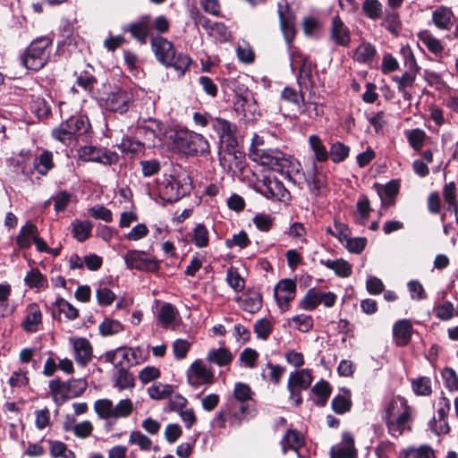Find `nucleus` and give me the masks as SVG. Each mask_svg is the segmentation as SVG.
<instances>
[{"instance_id":"obj_1","label":"nucleus","mask_w":458,"mask_h":458,"mask_svg":"<svg viewBox=\"0 0 458 458\" xmlns=\"http://www.w3.org/2000/svg\"><path fill=\"white\" fill-rule=\"evenodd\" d=\"M249 157L271 170L281 174L285 179L295 182L296 176L300 174L301 163L290 155L278 149L260 148L252 144L249 150Z\"/></svg>"},{"instance_id":"obj_2","label":"nucleus","mask_w":458,"mask_h":458,"mask_svg":"<svg viewBox=\"0 0 458 458\" xmlns=\"http://www.w3.org/2000/svg\"><path fill=\"white\" fill-rule=\"evenodd\" d=\"M176 147L186 155L209 154L210 147L208 140L200 133L189 130H180L174 138Z\"/></svg>"},{"instance_id":"obj_3","label":"nucleus","mask_w":458,"mask_h":458,"mask_svg":"<svg viewBox=\"0 0 458 458\" xmlns=\"http://www.w3.org/2000/svg\"><path fill=\"white\" fill-rule=\"evenodd\" d=\"M157 191L160 199L165 202H175L186 194V189L173 175H165L158 181Z\"/></svg>"},{"instance_id":"obj_4","label":"nucleus","mask_w":458,"mask_h":458,"mask_svg":"<svg viewBox=\"0 0 458 458\" xmlns=\"http://www.w3.org/2000/svg\"><path fill=\"white\" fill-rule=\"evenodd\" d=\"M255 189L268 199L286 201L290 199V192L276 178L265 177L256 184Z\"/></svg>"},{"instance_id":"obj_5","label":"nucleus","mask_w":458,"mask_h":458,"mask_svg":"<svg viewBox=\"0 0 458 458\" xmlns=\"http://www.w3.org/2000/svg\"><path fill=\"white\" fill-rule=\"evenodd\" d=\"M132 102V94L122 89H114L110 91L104 99V107L106 110L124 114L126 113Z\"/></svg>"},{"instance_id":"obj_6","label":"nucleus","mask_w":458,"mask_h":458,"mask_svg":"<svg viewBox=\"0 0 458 458\" xmlns=\"http://www.w3.org/2000/svg\"><path fill=\"white\" fill-rule=\"evenodd\" d=\"M214 378L215 375L212 369L208 367L201 360H196L187 370L188 382L193 387L211 385Z\"/></svg>"},{"instance_id":"obj_7","label":"nucleus","mask_w":458,"mask_h":458,"mask_svg":"<svg viewBox=\"0 0 458 458\" xmlns=\"http://www.w3.org/2000/svg\"><path fill=\"white\" fill-rule=\"evenodd\" d=\"M123 259L128 269L155 271L158 267L156 260L142 250H130L123 255Z\"/></svg>"},{"instance_id":"obj_8","label":"nucleus","mask_w":458,"mask_h":458,"mask_svg":"<svg viewBox=\"0 0 458 458\" xmlns=\"http://www.w3.org/2000/svg\"><path fill=\"white\" fill-rule=\"evenodd\" d=\"M79 157L87 162H97L103 165H113L118 161V155L106 148L85 146L80 148Z\"/></svg>"},{"instance_id":"obj_9","label":"nucleus","mask_w":458,"mask_h":458,"mask_svg":"<svg viewBox=\"0 0 458 458\" xmlns=\"http://www.w3.org/2000/svg\"><path fill=\"white\" fill-rule=\"evenodd\" d=\"M277 8L281 31L288 47H291V43L296 35L295 17L290 11L286 0L280 1L277 4Z\"/></svg>"},{"instance_id":"obj_10","label":"nucleus","mask_w":458,"mask_h":458,"mask_svg":"<svg viewBox=\"0 0 458 458\" xmlns=\"http://www.w3.org/2000/svg\"><path fill=\"white\" fill-rule=\"evenodd\" d=\"M387 427L388 433L393 437H399L405 432L411 431L413 421V410L383 420Z\"/></svg>"},{"instance_id":"obj_11","label":"nucleus","mask_w":458,"mask_h":458,"mask_svg":"<svg viewBox=\"0 0 458 458\" xmlns=\"http://www.w3.org/2000/svg\"><path fill=\"white\" fill-rule=\"evenodd\" d=\"M212 128L217 133L220 141L225 143L228 149L234 148L237 144L235 124L225 119L216 117L212 120Z\"/></svg>"},{"instance_id":"obj_12","label":"nucleus","mask_w":458,"mask_h":458,"mask_svg":"<svg viewBox=\"0 0 458 458\" xmlns=\"http://www.w3.org/2000/svg\"><path fill=\"white\" fill-rule=\"evenodd\" d=\"M70 343L73 348L76 362L81 366H86L92 359V346L89 341L84 337L71 338Z\"/></svg>"},{"instance_id":"obj_13","label":"nucleus","mask_w":458,"mask_h":458,"mask_svg":"<svg viewBox=\"0 0 458 458\" xmlns=\"http://www.w3.org/2000/svg\"><path fill=\"white\" fill-rule=\"evenodd\" d=\"M42 323V312L37 303H30L26 307L25 316L21 322V327L27 333H36Z\"/></svg>"},{"instance_id":"obj_14","label":"nucleus","mask_w":458,"mask_h":458,"mask_svg":"<svg viewBox=\"0 0 458 458\" xmlns=\"http://www.w3.org/2000/svg\"><path fill=\"white\" fill-rule=\"evenodd\" d=\"M226 409L232 424L240 425L249 415H252L254 409L250 403L229 400L226 403Z\"/></svg>"},{"instance_id":"obj_15","label":"nucleus","mask_w":458,"mask_h":458,"mask_svg":"<svg viewBox=\"0 0 458 458\" xmlns=\"http://www.w3.org/2000/svg\"><path fill=\"white\" fill-rule=\"evenodd\" d=\"M106 359L116 368H124V366L133 364L136 355L131 348L119 347L114 351L107 352L106 353Z\"/></svg>"},{"instance_id":"obj_16","label":"nucleus","mask_w":458,"mask_h":458,"mask_svg":"<svg viewBox=\"0 0 458 458\" xmlns=\"http://www.w3.org/2000/svg\"><path fill=\"white\" fill-rule=\"evenodd\" d=\"M331 458H355L357 451L354 447V439L351 433L343 434L342 442L331 449Z\"/></svg>"},{"instance_id":"obj_17","label":"nucleus","mask_w":458,"mask_h":458,"mask_svg":"<svg viewBox=\"0 0 458 458\" xmlns=\"http://www.w3.org/2000/svg\"><path fill=\"white\" fill-rule=\"evenodd\" d=\"M152 30V22L149 15H143L138 21L128 26V30L132 38L145 44Z\"/></svg>"},{"instance_id":"obj_18","label":"nucleus","mask_w":458,"mask_h":458,"mask_svg":"<svg viewBox=\"0 0 458 458\" xmlns=\"http://www.w3.org/2000/svg\"><path fill=\"white\" fill-rule=\"evenodd\" d=\"M296 284L291 279L281 280L275 288V298L279 306L287 305L295 297Z\"/></svg>"},{"instance_id":"obj_19","label":"nucleus","mask_w":458,"mask_h":458,"mask_svg":"<svg viewBox=\"0 0 458 458\" xmlns=\"http://www.w3.org/2000/svg\"><path fill=\"white\" fill-rule=\"evenodd\" d=\"M412 410L413 409L408 404L405 398L400 395L394 396L386 403L381 413V418L383 420Z\"/></svg>"},{"instance_id":"obj_20","label":"nucleus","mask_w":458,"mask_h":458,"mask_svg":"<svg viewBox=\"0 0 458 458\" xmlns=\"http://www.w3.org/2000/svg\"><path fill=\"white\" fill-rule=\"evenodd\" d=\"M52 51V40L47 37L34 39L26 49L25 57H49Z\"/></svg>"},{"instance_id":"obj_21","label":"nucleus","mask_w":458,"mask_h":458,"mask_svg":"<svg viewBox=\"0 0 458 458\" xmlns=\"http://www.w3.org/2000/svg\"><path fill=\"white\" fill-rule=\"evenodd\" d=\"M432 21L439 30H450L454 21V14L450 7L440 5L432 13Z\"/></svg>"},{"instance_id":"obj_22","label":"nucleus","mask_w":458,"mask_h":458,"mask_svg":"<svg viewBox=\"0 0 458 458\" xmlns=\"http://www.w3.org/2000/svg\"><path fill=\"white\" fill-rule=\"evenodd\" d=\"M235 106L236 110L241 111L247 120H254L259 115L257 102L250 94L238 97Z\"/></svg>"},{"instance_id":"obj_23","label":"nucleus","mask_w":458,"mask_h":458,"mask_svg":"<svg viewBox=\"0 0 458 458\" xmlns=\"http://www.w3.org/2000/svg\"><path fill=\"white\" fill-rule=\"evenodd\" d=\"M330 34L332 40L337 45L346 46L350 41L349 29L339 16H335L332 19Z\"/></svg>"},{"instance_id":"obj_24","label":"nucleus","mask_w":458,"mask_h":458,"mask_svg":"<svg viewBox=\"0 0 458 458\" xmlns=\"http://www.w3.org/2000/svg\"><path fill=\"white\" fill-rule=\"evenodd\" d=\"M412 334V325L408 319H401L394 323L393 335L396 344L404 346L408 344Z\"/></svg>"},{"instance_id":"obj_25","label":"nucleus","mask_w":458,"mask_h":458,"mask_svg":"<svg viewBox=\"0 0 458 458\" xmlns=\"http://www.w3.org/2000/svg\"><path fill=\"white\" fill-rule=\"evenodd\" d=\"M151 48L156 57H175L173 43L161 36L152 38Z\"/></svg>"},{"instance_id":"obj_26","label":"nucleus","mask_w":458,"mask_h":458,"mask_svg":"<svg viewBox=\"0 0 458 458\" xmlns=\"http://www.w3.org/2000/svg\"><path fill=\"white\" fill-rule=\"evenodd\" d=\"M69 123V130L71 131L72 138L76 143L77 138L85 135L90 129L89 119L82 115L71 116L66 119Z\"/></svg>"},{"instance_id":"obj_27","label":"nucleus","mask_w":458,"mask_h":458,"mask_svg":"<svg viewBox=\"0 0 458 458\" xmlns=\"http://www.w3.org/2000/svg\"><path fill=\"white\" fill-rule=\"evenodd\" d=\"M303 436L295 429H288L281 442L284 454H286L289 448L294 450L299 457H301L299 453V449L303 445Z\"/></svg>"},{"instance_id":"obj_28","label":"nucleus","mask_w":458,"mask_h":458,"mask_svg":"<svg viewBox=\"0 0 458 458\" xmlns=\"http://www.w3.org/2000/svg\"><path fill=\"white\" fill-rule=\"evenodd\" d=\"M233 355L230 350L225 347L210 349L207 353V360L209 363L219 367L229 365L233 360Z\"/></svg>"},{"instance_id":"obj_29","label":"nucleus","mask_w":458,"mask_h":458,"mask_svg":"<svg viewBox=\"0 0 458 458\" xmlns=\"http://www.w3.org/2000/svg\"><path fill=\"white\" fill-rule=\"evenodd\" d=\"M315 68L316 64L313 63L312 59H301L298 77V82L301 88L308 89L312 87V77Z\"/></svg>"},{"instance_id":"obj_30","label":"nucleus","mask_w":458,"mask_h":458,"mask_svg":"<svg viewBox=\"0 0 458 458\" xmlns=\"http://www.w3.org/2000/svg\"><path fill=\"white\" fill-rule=\"evenodd\" d=\"M312 383V376L307 369L297 370L291 373L288 379L287 388L308 389Z\"/></svg>"},{"instance_id":"obj_31","label":"nucleus","mask_w":458,"mask_h":458,"mask_svg":"<svg viewBox=\"0 0 458 458\" xmlns=\"http://www.w3.org/2000/svg\"><path fill=\"white\" fill-rule=\"evenodd\" d=\"M238 301L241 308L250 313H256L262 306L261 295L257 292L248 293Z\"/></svg>"},{"instance_id":"obj_32","label":"nucleus","mask_w":458,"mask_h":458,"mask_svg":"<svg viewBox=\"0 0 458 458\" xmlns=\"http://www.w3.org/2000/svg\"><path fill=\"white\" fill-rule=\"evenodd\" d=\"M190 238L196 247L206 248L209 244V231L204 224L199 223L190 233Z\"/></svg>"},{"instance_id":"obj_33","label":"nucleus","mask_w":458,"mask_h":458,"mask_svg":"<svg viewBox=\"0 0 458 458\" xmlns=\"http://www.w3.org/2000/svg\"><path fill=\"white\" fill-rule=\"evenodd\" d=\"M331 405L334 411L337 414H344L349 411L352 407L351 391L344 388L343 394L334 397Z\"/></svg>"},{"instance_id":"obj_34","label":"nucleus","mask_w":458,"mask_h":458,"mask_svg":"<svg viewBox=\"0 0 458 458\" xmlns=\"http://www.w3.org/2000/svg\"><path fill=\"white\" fill-rule=\"evenodd\" d=\"M38 235V228L32 224H26L21 227L19 235L17 236V244L23 249L29 248L31 245L32 241Z\"/></svg>"},{"instance_id":"obj_35","label":"nucleus","mask_w":458,"mask_h":458,"mask_svg":"<svg viewBox=\"0 0 458 458\" xmlns=\"http://www.w3.org/2000/svg\"><path fill=\"white\" fill-rule=\"evenodd\" d=\"M320 263L326 267L334 270L335 273L341 277H346L352 274L351 265L343 259H338L335 260L321 259Z\"/></svg>"},{"instance_id":"obj_36","label":"nucleus","mask_w":458,"mask_h":458,"mask_svg":"<svg viewBox=\"0 0 458 458\" xmlns=\"http://www.w3.org/2000/svg\"><path fill=\"white\" fill-rule=\"evenodd\" d=\"M49 453L53 458H75L74 453L68 449L66 444L59 440L48 439Z\"/></svg>"},{"instance_id":"obj_37","label":"nucleus","mask_w":458,"mask_h":458,"mask_svg":"<svg viewBox=\"0 0 458 458\" xmlns=\"http://www.w3.org/2000/svg\"><path fill=\"white\" fill-rule=\"evenodd\" d=\"M54 306L55 308L54 313L57 311L60 315L64 314V318L68 320H74L79 317V310L63 298H58L55 301ZM53 316L55 318V314Z\"/></svg>"},{"instance_id":"obj_38","label":"nucleus","mask_w":458,"mask_h":458,"mask_svg":"<svg viewBox=\"0 0 458 458\" xmlns=\"http://www.w3.org/2000/svg\"><path fill=\"white\" fill-rule=\"evenodd\" d=\"M35 169L41 175H46L54 167L53 153L49 150H44L35 159Z\"/></svg>"},{"instance_id":"obj_39","label":"nucleus","mask_w":458,"mask_h":458,"mask_svg":"<svg viewBox=\"0 0 458 458\" xmlns=\"http://www.w3.org/2000/svg\"><path fill=\"white\" fill-rule=\"evenodd\" d=\"M309 145L315 155L316 161L325 162L328 159L329 154L318 135L313 134L309 137Z\"/></svg>"},{"instance_id":"obj_40","label":"nucleus","mask_w":458,"mask_h":458,"mask_svg":"<svg viewBox=\"0 0 458 458\" xmlns=\"http://www.w3.org/2000/svg\"><path fill=\"white\" fill-rule=\"evenodd\" d=\"M202 22V26L204 28L209 29L211 35L215 36L216 38L222 41H226L230 37V32L228 31L226 26L222 22H211L210 21L201 18L199 20Z\"/></svg>"},{"instance_id":"obj_41","label":"nucleus","mask_w":458,"mask_h":458,"mask_svg":"<svg viewBox=\"0 0 458 458\" xmlns=\"http://www.w3.org/2000/svg\"><path fill=\"white\" fill-rule=\"evenodd\" d=\"M30 288L44 289L47 287V279L38 268H31L24 278Z\"/></svg>"},{"instance_id":"obj_42","label":"nucleus","mask_w":458,"mask_h":458,"mask_svg":"<svg viewBox=\"0 0 458 458\" xmlns=\"http://www.w3.org/2000/svg\"><path fill=\"white\" fill-rule=\"evenodd\" d=\"M162 65L173 71L175 75L181 77L190 65L191 59H158Z\"/></svg>"},{"instance_id":"obj_43","label":"nucleus","mask_w":458,"mask_h":458,"mask_svg":"<svg viewBox=\"0 0 458 458\" xmlns=\"http://www.w3.org/2000/svg\"><path fill=\"white\" fill-rule=\"evenodd\" d=\"M50 393L53 396L54 401L57 404L63 403L67 400L65 391L67 389V384L61 379H54L49 382Z\"/></svg>"},{"instance_id":"obj_44","label":"nucleus","mask_w":458,"mask_h":458,"mask_svg":"<svg viewBox=\"0 0 458 458\" xmlns=\"http://www.w3.org/2000/svg\"><path fill=\"white\" fill-rule=\"evenodd\" d=\"M73 237L79 242L87 240L92 230V224L89 221L75 220L72 224Z\"/></svg>"},{"instance_id":"obj_45","label":"nucleus","mask_w":458,"mask_h":458,"mask_svg":"<svg viewBox=\"0 0 458 458\" xmlns=\"http://www.w3.org/2000/svg\"><path fill=\"white\" fill-rule=\"evenodd\" d=\"M321 291L310 289L301 301V307L306 310H313L321 303Z\"/></svg>"},{"instance_id":"obj_46","label":"nucleus","mask_w":458,"mask_h":458,"mask_svg":"<svg viewBox=\"0 0 458 458\" xmlns=\"http://www.w3.org/2000/svg\"><path fill=\"white\" fill-rule=\"evenodd\" d=\"M114 386L119 391L132 388L134 386V378L124 368L118 369L114 375Z\"/></svg>"},{"instance_id":"obj_47","label":"nucleus","mask_w":458,"mask_h":458,"mask_svg":"<svg viewBox=\"0 0 458 458\" xmlns=\"http://www.w3.org/2000/svg\"><path fill=\"white\" fill-rule=\"evenodd\" d=\"M176 315V309L170 303H165L159 310L157 319L163 327H167L175 320Z\"/></svg>"},{"instance_id":"obj_48","label":"nucleus","mask_w":458,"mask_h":458,"mask_svg":"<svg viewBox=\"0 0 458 458\" xmlns=\"http://www.w3.org/2000/svg\"><path fill=\"white\" fill-rule=\"evenodd\" d=\"M12 293L11 285L0 284V315L4 317L13 313V309L9 305V297Z\"/></svg>"},{"instance_id":"obj_49","label":"nucleus","mask_w":458,"mask_h":458,"mask_svg":"<svg viewBox=\"0 0 458 458\" xmlns=\"http://www.w3.org/2000/svg\"><path fill=\"white\" fill-rule=\"evenodd\" d=\"M129 443L139 446V448L144 452L150 451L153 447L151 439L139 430L131 432Z\"/></svg>"},{"instance_id":"obj_50","label":"nucleus","mask_w":458,"mask_h":458,"mask_svg":"<svg viewBox=\"0 0 458 458\" xmlns=\"http://www.w3.org/2000/svg\"><path fill=\"white\" fill-rule=\"evenodd\" d=\"M68 128L69 123H67L65 120L59 125L58 128H55L52 131V136L54 139L66 146H72L75 143L72 138L71 131Z\"/></svg>"},{"instance_id":"obj_51","label":"nucleus","mask_w":458,"mask_h":458,"mask_svg":"<svg viewBox=\"0 0 458 458\" xmlns=\"http://www.w3.org/2000/svg\"><path fill=\"white\" fill-rule=\"evenodd\" d=\"M306 181L312 194L318 195L322 188L325 187L324 177L318 173L315 165L312 169V173L306 177Z\"/></svg>"},{"instance_id":"obj_52","label":"nucleus","mask_w":458,"mask_h":458,"mask_svg":"<svg viewBox=\"0 0 458 458\" xmlns=\"http://www.w3.org/2000/svg\"><path fill=\"white\" fill-rule=\"evenodd\" d=\"M288 326L294 327L301 332H309L313 327V318L310 315L300 314L288 321Z\"/></svg>"},{"instance_id":"obj_53","label":"nucleus","mask_w":458,"mask_h":458,"mask_svg":"<svg viewBox=\"0 0 458 458\" xmlns=\"http://www.w3.org/2000/svg\"><path fill=\"white\" fill-rule=\"evenodd\" d=\"M114 404L109 399L98 400L94 404V409L101 419H114Z\"/></svg>"},{"instance_id":"obj_54","label":"nucleus","mask_w":458,"mask_h":458,"mask_svg":"<svg viewBox=\"0 0 458 458\" xmlns=\"http://www.w3.org/2000/svg\"><path fill=\"white\" fill-rule=\"evenodd\" d=\"M350 148L342 142H335L330 147L328 153L334 163L343 162L349 156Z\"/></svg>"},{"instance_id":"obj_55","label":"nucleus","mask_w":458,"mask_h":458,"mask_svg":"<svg viewBox=\"0 0 458 458\" xmlns=\"http://www.w3.org/2000/svg\"><path fill=\"white\" fill-rule=\"evenodd\" d=\"M119 148L122 152L126 154H137L143 150L144 145L138 140H134L131 137H124L119 144Z\"/></svg>"},{"instance_id":"obj_56","label":"nucleus","mask_w":458,"mask_h":458,"mask_svg":"<svg viewBox=\"0 0 458 458\" xmlns=\"http://www.w3.org/2000/svg\"><path fill=\"white\" fill-rule=\"evenodd\" d=\"M226 281L228 284L235 291L241 292L244 289L245 282L236 268L230 267L226 272Z\"/></svg>"},{"instance_id":"obj_57","label":"nucleus","mask_w":458,"mask_h":458,"mask_svg":"<svg viewBox=\"0 0 458 458\" xmlns=\"http://www.w3.org/2000/svg\"><path fill=\"white\" fill-rule=\"evenodd\" d=\"M252 392L250 387L245 383H236L233 389V397L231 400L243 403H250Z\"/></svg>"},{"instance_id":"obj_58","label":"nucleus","mask_w":458,"mask_h":458,"mask_svg":"<svg viewBox=\"0 0 458 458\" xmlns=\"http://www.w3.org/2000/svg\"><path fill=\"white\" fill-rule=\"evenodd\" d=\"M284 372V369L282 366L274 365L271 362H268L263 369L262 377L264 378H269L277 385L279 384Z\"/></svg>"},{"instance_id":"obj_59","label":"nucleus","mask_w":458,"mask_h":458,"mask_svg":"<svg viewBox=\"0 0 458 458\" xmlns=\"http://www.w3.org/2000/svg\"><path fill=\"white\" fill-rule=\"evenodd\" d=\"M362 10L372 20L378 19L382 15V4L377 0H365Z\"/></svg>"},{"instance_id":"obj_60","label":"nucleus","mask_w":458,"mask_h":458,"mask_svg":"<svg viewBox=\"0 0 458 458\" xmlns=\"http://www.w3.org/2000/svg\"><path fill=\"white\" fill-rule=\"evenodd\" d=\"M96 297L100 306H109L114 302L115 294L106 285L101 284L96 291Z\"/></svg>"},{"instance_id":"obj_61","label":"nucleus","mask_w":458,"mask_h":458,"mask_svg":"<svg viewBox=\"0 0 458 458\" xmlns=\"http://www.w3.org/2000/svg\"><path fill=\"white\" fill-rule=\"evenodd\" d=\"M312 393L321 398V400L317 401L316 403L318 405L323 406L326 404L328 396L330 395L331 388H330L329 384L327 381L322 380V381L317 383L312 387Z\"/></svg>"},{"instance_id":"obj_62","label":"nucleus","mask_w":458,"mask_h":458,"mask_svg":"<svg viewBox=\"0 0 458 458\" xmlns=\"http://www.w3.org/2000/svg\"><path fill=\"white\" fill-rule=\"evenodd\" d=\"M412 389L418 395H429L431 394V380L422 377L412 381Z\"/></svg>"},{"instance_id":"obj_63","label":"nucleus","mask_w":458,"mask_h":458,"mask_svg":"<svg viewBox=\"0 0 458 458\" xmlns=\"http://www.w3.org/2000/svg\"><path fill=\"white\" fill-rule=\"evenodd\" d=\"M31 110L38 118H46L51 113V108L47 102L42 98L33 99L31 103Z\"/></svg>"},{"instance_id":"obj_64","label":"nucleus","mask_w":458,"mask_h":458,"mask_svg":"<svg viewBox=\"0 0 458 458\" xmlns=\"http://www.w3.org/2000/svg\"><path fill=\"white\" fill-rule=\"evenodd\" d=\"M123 329V325L118 320L105 319L99 325V331L103 335H112L121 332Z\"/></svg>"}]
</instances>
